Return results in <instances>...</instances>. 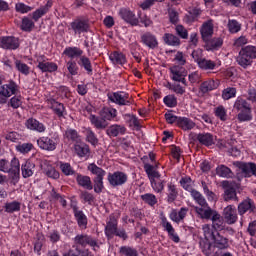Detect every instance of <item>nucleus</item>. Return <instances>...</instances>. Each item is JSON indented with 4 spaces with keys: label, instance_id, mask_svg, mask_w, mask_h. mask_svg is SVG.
Wrapping results in <instances>:
<instances>
[{
    "label": "nucleus",
    "instance_id": "bb28decb",
    "mask_svg": "<svg viewBox=\"0 0 256 256\" xmlns=\"http://www.w3.org/2000/svg\"><path fill=\"white\" fill-rule=\"evenodd\" d=\"M256 213L255 202H253L250 198L243 200L238 205V213L239 215H244L245 213Z\"/></svg>",
    "mask_w": 256,
    "mask_h": 256
},
{
    "label": "nucleus",
    "instance_id": "cd10ccee",
    "mask_svg": "<svg viewBox=\"0 0 256 256\" xmlns=\"http://www.w3.org/2000/svg\"><path fill=\"white\" fill-rule=\"evenodd\" d=\"M170 78L172 79V81L182 83V85H185V87H187V79H185V73H183V70H181V68L177 66L170 68Z\"/></svg>",
    "mask_w": 256,
    "mask_h": 256
},
{
    "label": "nucleus",
    "instance_id": "473e14b6",
    "mask_svg": "<svg viewBox=\"0 0 256 256\" xmlns=\"http://www.w3.org/2000/svg\"><path fill=\"white\" fill-rule=\"evenodd\" d=\"M13 163V167L11 168L9 173L12 179L11 183L16 185L19 183V179H21V164H19V161H14Z\"/></svg>",
    "mask_w": 256,
    "mask_h": 256
},
{
    "label": "nucleus",
    "instance_id": "5701e85b",
    "mask_svg": "<svg viewBox=\"0 0 256 256\" xmlns=\"http://www.w3.org/2000/svg\"><path fill=\"white\" fill-rule=\"evenodd\" d=\"M78 66L81 71H84L86 75L91 77L93 75V61L91 58L83 55L78 59Z\"/></svg>",
    "mask_w": 256,
    "mask_h": 256
},
{
    "label": "nucleus",
    "instance_id": "c756f323",
    "mask_svg": "<svg viewBox=\"0 0 256 256\" xmlns=\"http://www.w3.org/2000/svg\"><path fill=\"white\" fill-rule=\"evenodd\" d=\"M109 59L113 65H123L127 64V56L121 51H113L109 54Z\"/></svg>",
    "mask_w": 256,
    "mask_h": 256
},
{
    "label": "nucleus",
    "instance_id": "a18cd8bd",
    "mask_svg": "<svg viewBox=\"0 0 256 256\" xmlns=\"http://www.w3.org/2000/svg\"><path fill=\"white\" fill-rule=\"evenodd\" d=\"M178 127L183 131H191L195 127V122L187 117H180L178 120Z\"/></svg>",
    "mask_w": 256,
    "mask_h": 256
},
{
    "label": "nucleus",
    "instance_id": "a19ab883",
    "mask_svg": "<svg viewBox=\"0 0 256 256\" xmlns=\"http://www.w3.org/2000/svg\"><path fill=\"white\" fill-rule=\"evenodd\" d=\"M144 170L148 176L149 181H152L153 179H159V177H161V174L159 171H157V166L146 163L144 164Z\"/></svg>",
    "mask_w": 256,
    "mask_h": 256
},
{
    "label": "nucleus",
    "instance_id": "e433bc0d",
    "mask_svg": "<svg viewBox=\"0 0 256 256\" xmlns=\"http://www.w3.org/2000/svg\"><path fill=\"white\" fill-rule=\"evenodd\" d=\"M100 117L103 118L106 122L113 121L117 117V109L104 107L100 111Z\"/></svg>",
    "mask_w": 256,
    "mask_h": 256
},
{
    "label": "nucleus",
    "instance_id": "f3484780",
    "mask_svg": "<svg viewBox=\"0 0 256 256\" xmlns=\"http://www.w3.org/2000/svg\"><path fill=\"white\" fill-rule=\"evenodd\" d=\"M19 38L15 36H4L0 39V47L8 51H15L19 49Z\"/></svg>",
    "mask_w": 256,
    "mask_h": 256
},
{
    "label": "nucleus",
    "instance_id": "393cba45",
    "mask_svg": "<svg viewBox=\"0 0 256 256\" xmlns=\"http://www.w3.org/2000/svg\"><path fill=\"white\" fill-rule=\"evenodd\" d=\"M223 217L228 225H235L237 223V210L233 205H228L223 210Z\"/></svg>",
    "mask_w": 256,
    "mask_h": 256
},
{
    "label": "nucleus",
    "instance_id": "9d476101",
    "mask_svg": "<svg viewBox=\"0 0 256 256\" xmlns=\"http://www.w3.org/2000/svg\"><path fill=\"white\" fill-rule=\"evenodd\" d=\"M36 61L37 69H40L42 73H55L59 69L57 63L49 62V58L45 55H39Z\"/></svg>",
    "mask_w": 256,
    "mask_h": 256
},
{
    "label": "nucleus",
    "instance_id": "13d9d810",
    "mask_svg": "<svg viewBox=\"0 0 256 256\" xmlns=\"http://www.w3.org/2000/svg\"><path fill=\"white\" fill-rule=\"evenodd\" d=\"M6 213H16L21 211V203L17 201L8 202L4 206Z\"/></svg>",
    "mask_w": 256,
    "mask_h": 256
},
{
    "label": "nucleus",
    "instance_id": "c9c22d12",
    "mask_svg": "<svg viewBox=\"0 0 256 256\" xmlns=\"http://www.w3.org/2000/svg\"><path fill=\"white\" fill-rule=\"evenodd\" d=\"M215 89H217V84L213 79H208L202 82L199 87L200 93H202V95H206V93L215 91Z\"/></svg>",
    "mask_w": 256,
    "mask_h": 256
},
{
    "label": "nucleus",
    "instance_id": "338daca9",
    "mask_svg": "<svg viewBox=\"0 0 256 256\" xmlns=\"http://www.w3.org/2000/svg\"><path fill=\"white\" fill-rule=\"evenodd\" d=\"M163 103L166 107L173 109L177 106V97L173 94H169L163 98Z\"/></svg>",
    "mask_w": 256,
    "mask_h": 256
},
{
    "label": "nucleus",
    "instance_id": "c03bdc74",
    "mask_svg": "<svg viewBox=\"0 0 256 256\" xmlns=\"http://www.w3.org/2000/svg\"><path fill=\"white\" fill-rule=\"evenodd\" d=\"M211 221L212 227L215 229V231H223L225 227V221L219 212L215 213V215L211 218Z\"/></svg>",
    "mask_w": 256,
    "mask_h": 256
},
{
    "label": "nucleus",
    "instance_id": "6ab92c4d",
    "mask_svg": "<svg viewBox=\"0 0 256 256\" xmlns=\"http://www.w3.org/2000/svg\"><path fill=\"white\" fill-rule=\"evenodd\" d=\"M75 245H80L81 247H87L89 245L90 247H98L99 244H97V240H95L93 237L87 235V234H78L74 238Z\"/></svg>",
    "mask_w": 256,
    "mask_h": 256
},
{
    "label": "nucleus",
    "instance_id": "e2e57ef3",
    "mask_svg": "<svg viewBox=\"0 0 256 256\" xmlns=\"http://www.w3.org/2000/svg\"><path fill=\"white\" fill-rule=\"evenodd\" d=\"M117 221H109L105 227L106 237H113L117 233Z\"/></svg>",
    "mask_w": 256,
    "mask_h": 256
},
{
    "label": "nucleus",
    "instance_id": "680f3d73",
    "mask_svg": "<svg viewBox=\"0 0 256 256\" xmlns=\"http://www.w3.org/2000/svg\"><path fill=\"white\" fill-rule=\"evenodd\" d=\"M214 115L217 119H220V121H227V109H225V106L223 105L217 106L214 109Z\"/></svg>",
    "mask_w": 256,
    "mask_h": 256
},
{
    "label": "nucleus",
    "instance_id": "39448f33",
    "mask_svg": "<svg viewBox=\"0 0 256 256\" xmlns=\"http://www.w3.org/2000/svg\"><path fill=\"white\" fill-rule=\"evenodd\" d=\"M19 93V85L17 82L10 80L7 84L0 86V105H5L9 97Z\"/></svg>",
    "mask_w": 256,
    "mask_h": 256
},
{
    "label": "nucleus",
    "instance_id": "7c9ffc66",
    "mask_svg": "<svg viewBox=\"0 0 256 256\" xmlns=\"http://www.w3.org/2000/svg\"><path fill=\"white\" fill-rule=\"evenodd\" d=\"M127 128L124 125L113 124L106 130L108 137H119V135H125Z\"/></svg>",
    "mask_w": 256,
    "mask_h": 256
},
{
    "label": "nucleus",
    "instance_id": "72a5a7b5",
    "mask_svg": "<svg viewBox=\"0 0 256 256\" xmlns=\"http://www.w3.org/2000/svg\"><path fill=\"white\" fill-rule=\"evenodd\" d=\"M163 41L165 45H168L169 47H180L181 46V39L171 33H165L163 35Z\"/></svg>",
    "mask_w": 256,
    "mask_h": 256
},
{
    "label": "nucleus",
    "instance_id": "de8ad7c7",
    "mask_svg": "<svg viewBox=\"0 0 256 256\" xmlns=\"http://www.w3.org/2000/svg\"><path fill=\"white\" fill-rule=\"evenodd\" d=\"M74 149L78 157H87L91 153V149L87 144H75Z\"/></svg>",
    "mask_w": 256,
    "mask_h": 256
},
{
    "label": "nucleus",
    "instance_id": "ea45409f",
    "mask_svg": "<svg viewBox=\"0 0 256 256\" xmlns=\"http://www.w3.org/2000/svg\"><path fill=\"white\" fill-rule=\"evenodd\" d=\"M74 217L77 221L78 226L81 229H87V216L83 211L77 210V208H74Z\"/></svg>",
    "mask_w": 256,
    "mask_h": 256
},
{
    "label": "nucleus",
    "instance_id": "69168bd1",
    "mask_svg": "<svg viewBox=\"0 0 256 256\" xmlns=\"http://www.w3.org/2000/svg\"><path fill=\"white\" fill-rule=\"evenodd\" d=\"M175 33L180 39H189V31L181 24L175 26Z\"/></svg>",
    "mask_w": 256,
    "mask_h": 256
},
{
    "label": "nucleus",
    "instance_id": "bf43d9fd",
    "mask_svg": "<svg viewBox=\"0 0 256 256\" xmlns=\"http://www.w3.org/2000/svg\"><path fill=\"white\" fill-rule=\"evenodd\" d=\"M234 97H237V88L227 87L222 91V99L224 101H229V99H233Z\"/></svg>",
    "mask_w": 256,
    "mask_h": 256
},
{
    "label": "nucleus",
    "instance_id": "412c9836",
    "mask_svg": "<svg viewBox=\"0 0 256 256\" xmlns=\"http://www.w3.org/2000/svg\"><path fill=\"white\" fill-rule=\"evenodd\" d=\"M52 7L53 2L51 0H48L45 5L40 6L34 12L29 14V17H32V21H34V23H37L39 19H41V17H45V15L49 13V9H51Z\"/></svg>",
    "mask_w": 256,
    "mask_h": 256
},
{
    "label": "nucleus",
    "instance_id": "f8f14e48",
    "mask_svg": "<svg viewBox=\"0 0 256 256\" xmlns=\"http://www.w3.org/2000/svg\"><path fill=\"white\" fill-rule=\"evenodd\" d=\"M48 103L53 114L56 115L58 119H65V117H67V108L65 107V104L57 101L55 98H50Z\"/></svg>",
    "mask_w": 256,
    "mask_h": 256
},
{
    "label": "nucleus",
    "instance_id": "5fc2aeb1",
    "mask_svg": "<svg viewBox=\"0 0 256 256\" xmlns=\"http://www.w3.org/2000/svg\"><path fill=\"white\" fill-rule=\"evenodd\" d=\"M191 196L193 199L198 203V205H201L203 209L208 207L207 200H205V197H203V194L197 190L191 191Z\"/></svg>",
    "mask_w": 256,
    "mask_h": 256
},
{
    "label": "nucleus",
    "instance_id": "4be33fe9",
    "mask_svg": "<svg viewBox=\"0 0 256 256\" xmlns=\"http://www.w3.org/2000/svg\"><path fill=\"white\" fill-rule=\"evenodd\" d=\"M141 43L145 45V47H148V49H157V47H159L157 36L151 32H146L141 35Z\"/></svg>",
    "mask_w": 256,
    "mask_h": 256
},
{
    "label": "nucleus",
    "instance_id": "603ef678",
    "mask_svg": "<svg viewBox=\"0 0 256 256\" xmlns=\"http://www.w3.org/2000/svg\"><path fill=\"white\" fill-rule=\"evenodd\" d=\"M15 67L17 71H19L21 75H25V77L29 76V73H31V67L21 60L15 61Z\"/></svg>",
    "mask_w": 256,
    "mask_h": 256
},
{
    "label": "nucleus",
    "instance_id": "a211bd4d",
    "mask_svg": "<svg viewBox=\"0 0 256 256\" xmlns=\"http://www.w3.org/2000/svg\"><path fill=\"white\" fill-rule=\"evenodd\" d=\"M196 141L204 147H213L215 141H217V136L209 132H201L196 135Z\"/></svg>",
    "mask_w": 256,
    "mask_h": 256
},
{
    "label": "nucleus",
    "instance_id": "0eeeda50",
    "mask_svg": "<svg viewBox=\"0 0 256 256\" xmlns=\"http://www.w3.org/2000/svg\"><path fill=\"white\" fill-rule=\"evenodd\" d=\"M88 171H91L96 177L93 179L95 193H102L105 186H103V177H105V171L94 163L88 166Z\"/></svg>",
    "mask_w": 256,
    "mask_h": 256
},
{
    "label": "nucleus",
    "instance_id": "2f4dec72",
    "mask_svg": "<svg viewBox=\"0 0 256 256\" xmlns=\"http://www.w3.org/2000/svg\"><path fill=\"white\" fill-rule=\"evenodd\" d=\"M226 27L230 35H237L243 29V24L237 19H228Z\"/></svg>",
    "mask_w": 256,
    "mask_h": 256
},
{
    "label": "nucleus",
    "instance_id": "f704fd0d",
    "mask_svg": "<svg viewBox=\"0 0 256 256\" xmlns=\"http://www.w3.org/2000/svg\"><path fill=\"white\" fill-rule=\"evenodd\" d=\"M87 143H90L92 147H96L99 145V138H97V134L91 129V127L85 128L83 131Z\"/></svg>",
    "mask_w": 256,
    "mask_h": 256
},
{
    "label": "nucleus",
    "instance_id": "6e6552de",
    "mask_svg": "<svg viewBox=\"0 0 256 256\" xmlns=\"http://www.w3.org/2000/svg\"><path fill=\"white\" fill-rule=\"evenodd\" d=\"M204 235L205 237H211L214 242V247H217V249H229V239L225 238L217 231H211L209 226L204 228Z\"/></svg>",
    "mask_w": 256,
    "mask_h": 256
},
{
    "label": "nucleus",
    "instance_id": "09e8293b",
    "mask_svg": "<svg viewBox=\"0 0 256 256\" xmlns=\"http://www.w3.org/2000/svg\"><path fill=\"white\" fill-rule=\"evenodd\" d=\"M34 169L35 164L31 161H26L25 164L22 165V177H24V179L31 177Z\"/></svg>",
    "mask_w": 256,
    "mask_h": 256
},
{
    "label": "nucleus",
    "instance_id": "2eb2a0df",
    "mask_svg": "<svg viewBox=\"0 0 256 256\" xmlns=\"http://www.w3.org/2000/svg\"><path fill=\"white\" fill-rule=\"evenodd\" d=\"M127 174L125 172L116 171L114 173L108 174V181L111 187H121V185H125L127 183Z\"/></svg>",
    "mask_w": 256,
    "mask_h": 256
},
{
    "label": "nucleus",
    "instance_id": "f257e3e1",
    "mask_svg": "<svg viewBox=\"0 0 256 256\" xmlns=\"http://www.w3.org/2000/svg\"><path fill=\"white\" fill-rule=\"evenodd\" d=\"M233 109L238 112L237 119L239 123L253 121V110L251 103L247 99L238 96L234 102Z\"/></svg>",
    "mask_w": 256,
    "mask_h": 256
},
{
    "label": "nucleus",
    "instance_id": "37998d69",
    "mask_svg": "<svg viewBox=\"0 0 256 256\" xmlns=\"http://www.w3.org/2000/svg\"><path fill=\"white\" fill-rule=\"evenodd\" d=\"M64 137L68 139V141H71V143H75L76 145L81 143V135H79V132L75 129H67L65 131Z\"/></svg>",
    "mask_w": 256,
    "mask_h": 256
},
{
    "label": "nucleus",
    "instance_id": "4468645a",
    "mask_svg": "<svg viewBox=\"0 0 256 256\" xmlns=\"http://www.w3.org/2000/svg\"><path fill=\"white\" fill-rule=\"evenodd\" d=\"M244 177H256V164L253 162H234Z\"/></svg>",
    "mask_w": 256,
    "mask_h": 256
},
{
    "label": "nucleus",
    "instance_id": "ddd939ff",
    "mask_svg": "<svg viewBox=\"0 0 256 256\" xmlns=\"http://www.w3.org/2000/svg\"><path fill=\"white\" fill-rule=\"evenodd\" d=\"M70 29L74 35H82V33H89V21L77 18L70 23Z\"/></svg>",
    "mask_w": 256,
    "mask_h": 256
},
{
    "label": "nucleus",
    "instance_id": "6e6d98bb",
    "mask_svg": "<svg viewBox=\"0 0 256 256\" xmlns=\"http://www.w3.org/2000/svg\"><path fill=\"white\" fill-rule=\"evenodd\" d=\"M23 105V96L21 94H15L8 101V107H12V109H19Z\"/></svg>",
    "mask_w": 256,
    "mask_h": 256
},
{
    "label": "nucleus",
    "instance_id": "f03ea898",
    "mask_svg": "<svg viewBox=\"0 0 256 256\" xmlns=\"http://www.w3.org/2000/svg\"><path fill=\"white\" fill-rule=\"evenodd\" d=\"M256 59V46L247 45L243 46L237 56V63L242 69H249Z\"/></svg>",
    "mask_w": 256,
    "mask_h": 256
},
{
    "label": "nucleus",
    "instance_id": "49530a36",
    "mask_svg": "<svg viewBox=\"0 0 256 256\" xmlns=\"http://www.w3.org/2000/svg\"><path fill=\"white\" fill-rule=\"evenodd\" d=\"M41 167L47 177H50L51 179H59V173L53 166L49 165V162H44L41 164Z\"/></svg>",
    "mask_w": 256,
    "mask_h": 256
},
{
    "label": "nucleus",
    "instance_id": "8fccbe9b",
    "mask_svg": "<svg viewBox=\"0 0 256 256\" xmlns=\"http://www.w3.org/2000/svg\"><path fill=\"white\" fill-rule=\"evenodd\" d=\"M151 187L156 193H161L165 189L166 181L161 179V177L154 178L150 180Z\"/></svg>",
    "mask_w": 256,
    "mask_h": 256
},
{
    "label": "nucleus",
    "instance_id": "c85d7f7f",
    "mask_svg": "<svg viewBox=\"0 0 256 256\" xmlns=\"http://www.w3.org/2000/svg\"><path fill=\"white\" fill-rule=\"evenodd\" d=\"M89 121L97 131H103L109 125L101 116L95 114H90Z\"/></svg>",
    "mask_w": 256,
    "mask_h": 256
},
{
    "label": "nucleus",
    "instance_id": "1a4fd4ad",
    "mask_svg": "<svg viewBox=\"0 0 256 256\" xmlns=\"http://www.w3.org/2000/svg\"><path fill=\"white\" fill-rule=\"evenodd\" d=\"M107 97L111 103H115V105H119L120 107H129L133 103L129 97V93L123 91L109 93Z\"/></svg>",
    "mask_w": 256,
    "mask_h": 256
},
{
    "label": "nucleus",
    "instance_id": "dca6fc26",
    "mask_svg": "<svg viewBox=\"0 0 256 256\" xmlns=\"http://www.w3.org/2000/svg\"><path fill=\"white\" fill-rule=\"evenodd\" d=\"M213 19H208L207 21L203 22L202 26L200 27V35L202 37V41H209L211 37H213L215 25Z\"/></svg>",
    "mask_w": 256,
    "mask_h": 256
},
{
    "label": "nucleus",
    "instance_id": "3c124183",
    "mask_svg": "<svg viewBox=\"0 0 256 256\" xmlns=\"http://www.w3.org/2000/svg\"><path fill=\"white\" fill-rule=\"evenodd\" d=\"M66 67H67L68 73H70V75H72V77L79 75V59L69 60L66 63Z\"/></svg>",
    "mask_w": 256,
    "mask_h": 256
},
{
    "label": "nucleus",
    "instance_id": "a878e982",
    "mask_svg": "<svg viewBox=\"0 0 256 256\" xmlns=\"http://www.w3.org/2000/svg\"><path fill=\"white\" fill-rule=\"evenodd\" d=\"M83 49H81L80 47L77 46H67L62 55H65V57H68V59L70 60H74V59H81V57H83Z\"/></svg>",
    "mask_w": 256,
    "mask_h": 256
},
{
    "label": "nucleus",
    "instance_id": "9b49d317",
    "mask_svg": "<svg viewBox=\"0 0 256 256\" xmlns=\"http://www.w3.org/2000/svg\"><path fill=\"white\" fill-rule=\"evenodd\" d=\"M118 15L125 23L131 25V27L139 26V18H137V15L131 9L120 8Z\"/></svg>",
    "mask_w": 256,
    "mask_h": 256
},
{
    "label": "nucleus",
    "instance_id": "58836bf2",
    "mask_svg": "<svg viewBox=\"0 0 256 256\" xmlns=\"http://www.w3.org/2000/svg\"><path fill=\"white\" fill-rule=\"evenodd\" d=\"M198 67L202 71H213L217 69V63L213 60L203 58L198 62Z\"/></svg>",
    "mask_w": 256,
    "mask_h": 256
},
{
    "label": "nucleus",
    "instance_id": "aec40b11",
    "mask_svg": "<svg viewBox=\"0 0 256 256\" xmlns=\"http://www.w3.org/2000/svg\"><path fill=\"white\" fill-rule=\"evenodd\" d=\"M187 13L188 14L184 16V21L187 25H192V23H197V21H199V17H201L203 10L197 6H194L188 8Z\"/></svg>",
    "mask_w": 256,
    "mask_h": 256
},
{
    "label": "nucleus",
    "instance_id": "4d7b16f0",
    "mask_svg": "<svg viewBox=\"0 0 256 256\" xmlns=\"http://www.w3.org/2000/svg\"><path fill=\"white\" fill-rule=\"evenodd\" d=\"M210 47L212 51H217L223 47V39L222 38H210L209 41H204Z\"/></svg>",
    "mask_w": 256,
    "mask_h": 256
},
{
    "label": "nucleus",
    "instance_id": "0e129e2a",
    "mask_svg": "<svg viewBox=\"0 0 256 256\" xmlns=\"http://www.w3.org/2000/svg\"><path fill=\"white\" fill-rule=\"evenodd\" d=\"M164 229L167 231L170 239L172 241H174V243H179V241H181V239L179 238V236L175 233V228H173V225H171L169 222L166 223L165 226H163Z\"/></svg>",
    "mask_w": 256,
    "mask_h": 256
},
{
    "label": "nucleus",
    "instance_id": "7ed1b4c3",
    "mask_svg": "<svg viewBox=\"0 0 256 256\" xmlns=\"http://www.w3.org/2000/svg\"><path fill=\"white\" fill-rule=\"evenodd\" d=\"M237 140L233 138L219 139L216 142V147L220 149V151H225L230 155V157H239L241 155V150L235 146Z\"/></svg>",
    "mask_w": 256,
    "mask_h": 256
},
{
    "label": "nucleus",
    "instance_id": "052dcab7",
    "mask_svg": "<svg viewBox=\"0 0 256 256\" xmlns=\"http://www.w3.org/2000/svg\"><path fill=\"white\" fill-rule=\"evenodd\" d=\"M200 248L202 249V253L204 255L209 256L211 255V242H209V239L205 236V238H201L199 241Z\"/></svg>",
    "mask_w": 256,
    "mask_h": 256
},
{
    "label": "nucleus",
    "instance_id": "b1692460",
    "mask_svg": "<svg viewBox=\"0 0 256 256\" xmlns=\"http://www.w3.org/2000/svg\"><path fill=\"white\" fill-rule=\"evenodd\" d=\"M25 126L26 129H29L30 131H35L36 133H45V131H47V127L45 126V124L35 118H29L28 120H26Z\"/></svg>",
    "mask_w": 256,
    "mask_h": 256
},
{
    "label": "nucleus",
    "instance_id": "79ce46f5",
    "mask_svg": "<svg viewBox=\"0 0 256 256\" xmlns=\"http://www.w3.org/2000/svg\"><path fill=\"white\" fill-rule=\"evenodd\" d=\"M76 181L78 185H80V187L88 189V191H91V189H93V183L91 182V177L89 176L78 174L76 177Z\"/></svg>",
    "mask_w": 256,
    "mask_h": 256
},
{
    "label": "nucleus",
    "instance_id": "864d4df0",
    "mask_svg": "<svg viewBox=\"0 0 256 256\" xmlns=\"http://www.w3.org/2000/svg\"><path fill=\"white\" fill-rule=\"evenodd\" d=\"M123 119L126 121V123H129L130 127L133 125V127L139 128L141 127V123L139 122V118L135 114H123Z\"/></svg>",
    "mask_w": 256,
    "mask_h": 256
},
{
    "label": "nucleus",
    "instance_id": "20e7f679",
    "mask_svg": "<svg viewBox=\"0 0 256 256\" xmlns=\"http://www.w3.org/2000/svg\"><path fill=\"white\" fill-rule=\"evenodd\" d=\"M59 134L57 132L52 133L50 137L42 136L38 138L37 145L43 151H55L57 149V145H59Z\"/></svg>",
    "mask_w": 256,
    "mask_h": 256
},
{
    "label": "nucleus",
    "instance_id": "4c0bfd02",
    "mask_svg": "<svg viewBox=\"0 0 256 256\" xmlns=\"http://www.w3.org/2000/svg\"><path fill=\"white\" fill-rule=\"evenodd\" d=\"M21 31H25L26 33H31L33 29H35V22L33 18H29V16H24L20 25Z\"/></svg>",
    "mask_w": 256,
    "mask_h": 256
},
{
    "label": "nucleus",
    "instance_id": "774afa93",
    "mask_svg": "<svg viewBox=\"0 0 256 256\" xmlns=\"http://www.w3.org/2000/svg\"><path fill=\"white\" fill-rule=\"evenodd\" d=\"M120 255L137 256V249L131 246H121L119 250Z\"/></svg>",
    "mask_w": 256,
    "mask_h": 256
},
{
    "label": "nucleus",
    "instance_id": "423d86ee",
    "mask_svg": "<svg viewBox=\"0 0 256 256\" xmlns=\"http://www.w3.org/2000/svg\"><path fill=\"white\" fill-rule=\"evenodd\" d=\"M222 187L224 189V193L222 195L224 201H237L239 202V197H237V189L239 188V184L235 181H223Z\"/></svg>",
    "mask_w": 256,
    "mask_h": 256
}]
</instances>
